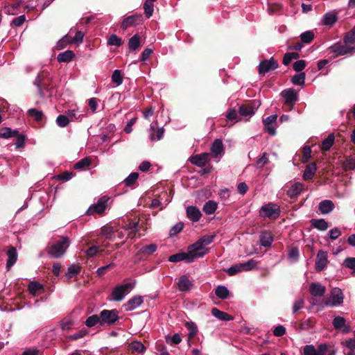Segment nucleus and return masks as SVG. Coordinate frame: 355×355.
I'll return each instance as SVG.
<instances>
[{
  "mask_svg": "<svg viewBox=\"0 0 355 355\" xmlns=\"http://www.w3.org/2000/svg\"><path fill=\"white\" fill-rule=\"evenodd\" d=\"M344 168L345 170H353L355 168V157L347 158L344 162Z\"/></svg>",
  "mask_w": 355,
  "mask_h": 355,
  "instance_id": "nucleus-60",
  "label": "nucleus"
},
{
  "mask_svg": "<svg viewBox=\"0 0 355 355\" xmlns=\"http://www.w3.org/2000/svg\"><path fill=\"white\" fill-rule=\"evenodd\" d=\"M311 223L313 227L320 231H324L329 227L328 223L323 218L312 219Z\"/></svg>",
  "mask_w": 355,
  "mask_h": 355,
  "instance_id": "nucleus-35",
  "label": "nucleus"
},
{
  "mask_svg": "<svg viewBox=\"0 0 355 355\" xmlns=\"http://www.w3.org/2000/svg\"><path fill=\"white\" fill-rule=\"evenodd\" d=\"M277 67L278 64L273 58H271L269 60H263L261 61L259 64V73L260 75H264L270 71L276 69Z\"/></svg>",
  "mask_w": 355,
  "mask_h": 355,
  "instance_id": "nucleus-10",
  "label": "nucleus"
},
{
  "mask_svg": "<svg viewBox=\"0 0 355 355\" xmlns=\"http://www.w3.org/2000/svg\"><path fill=\"white\" fill-rule=\"evenodd\" d=\"M118 311L104 309L100 313L101 325H111L119 320Z\"/></svg>",
  "mask_w": 355,
  "mask_h": 355,
  "instance_id": "nucleus-7",
  "label": "nucleus"
},
{
  "mask_svg": "<svg viewBox=\"0 0 355 355\" xmlns=\"http://www.w3.org/2000/svg\"><path fill=\"white\" fill-rule=\"evenodd\" d=\"M98 324L101 325L100 315H92L87 318V319L85 321V325L87 327H93Z\"/></svg>",
  "mask_w": 355,
  "mask_h": 355,
  "instance_id": "nucleus-44",
  "label": "nucleus"
},
{
  "mask_svg": "<svg viewBox=\"0 0 355 355\" xmlns=\"http://www.w3.org/2000/svg\"><path fill=\"white\" fill-rule=\"evenodd\" d=\"M109 200V198L107 196H103L101 197L96 203L94 204L93 205L90 206L88 209L87 210V214L88 215H92L94 214H102L105 209L107 208V203Z\"/></svg>",
  "mask_w": 355,
  "mask_h": 355,
  "instance_id": "nucleus-9",
  "label": "nucleus"
},
{
  "mask_svg": "<svg viewBox=\"0 0 355 355\" xmlns=\"http://www.w3.org/2000/svg\"><path fill=\"white\" fill-rule=\"evenodd\" d=\"M344 264L347 268L355 270V257H348L345 259Z\"/></svg>",
  "mask_w": 355,
  "mask_h": 355,
  "instance_id": "nucleus-64",
  "label": "nucleus"
},
{
  "mask_svg": "<svg viewBox=\"0 0 355 355\" xmlns=\"http://www.w3.org/2000/svg\"><path fill=\"white\" fill-rule=\"evenodd\" d=\"M153 3L154 1L146 0L144 3V13L147 18H150L153 15L154 11Z\"/></svg>",
  "mask_w": 355,
  "mask_h": 355,
  "instance_id": "nucleus-43",
  "label": "nucleus"
},
{
  "mask_svg": "<svg viewBox=\"0 0 355 355\" xmlns=\"http://www.w3.org/2000/svg\"><path fill=\"white\" fill-rule=\"evenodd\" d=\"M149 138L151 141H158L163 138L164 130L163 128H155L154 125H151L149 130Z\"/></svg>",
  "mask_w": 355,
  "mask_h": 355,
  "instance_id": "nucleus-22",
  "label": "nucleus"
},
{
  "mask_svg": "<svg viewBox=\"0 0 355 355\" xmlns=\"http://www.w3.org/2000/svg\"><path fill=\"white\" fill-rule=\"evenodd\" d=\"M305 81V73H300L292 78V83L297 85H304Z\"/></svg>",
  "mask_w": 355,
  "mask_h": 355,
  "instance_id": "nucleus-55",
  "label": "nucleus"
},
{
  "mask_svg": "<svg viewBox=\"0 0 355 355\" xmlns=\"http://www.w3.org/2000/svg\"><path fill=\"white\" fill-rule=\"evenodd\" d=\"M107 44L110 46H119L122 44V40L116 35H111L107 40Z\"/></svg>",
  "mask_w": 355,
  "mask_h": 355,
  "instance_id": "nucleus-51",
  "label": "nucleus"
},
{
  "mask_svg": "<svg viewBox=\"0 0 355 355\" xmlns=\"http://www.w3.org/2000/svg\"><path fill=\"white\" fill-rule=\"evenodd\" d=\"M243 271H249L255 268L257 266V261L253 259L245 263H241Z\"/></svg>",
  "mask_w": 355,
  "mask_h": 355,
  "instance_id": "nucleus-48",
  "label": "nucleus"
},
{
  "mask_svg": "<svg viewBox=\"0 0 355 355\" xmlns=\"http://www.w3.org/2000/svg\"><path fill=\"white\" fill-rule=\"evenodd\" d=\"M187 216L193 222H198L202 216L199 209L194 206H189L187 208Z\"/></svg>",
  "mask_w": 355,
  "mask_h": 355,
  "instance_id": "nucleus-19",
  "label": "nucleus"
},
{
  "mask_svg": "<svg viewBox=\"0 0 355 355\" xmlns=\"http://www.w3.org/2000/svg\"><path fill=\"white\" fill-rule=\"evenodd\" d=\"M332 324L336 329L343 328V331L347 333L349 331V327L345 324V319L341 316H336L333 320Z\"/></svg>",
  "mask_w": 355,
  "mask_h": 355,
  "instance_id": "nucleus-24",
  "label": "nucleus"
},
{
  "mask_svg": "<svg viewBox=\"0 0 355 355\" xmlns=\"http://www.w3.org/2000/svg\"><path fill=\"white\" fill-rule=\"evenodd\" d=\"M304 190V185L301 182H295L291 186L287 191V195L291 198H295Z\"/></svg>",
  "mask_w": 355,
  "mask_h": 355,
  "instance_id": "nucleus-18",
  "label": "nucleus"
},
{
  "mask_svg": "<svg viewBox=\"0 0 355 355\" xmlns=\"http://www.w3.org/2000/svg\"><path fill=\"white\" fill-rule=\"evenodd\" d=\"M309 291L313 296L321 297L325 293L326 288L320 283H312Z\"/></svg>",
  "mask_w": 355,
  "mask_h": 355,
  "instance_id": "nucleus-21",
  "label": "nucleus"
},
{
  "mask_svg": "<svg viewBox=\"0 0 355 355\" xmlns=\"http://www.w3.org/2000/svg\"><path fill=\"white\" fill-rule=\"evenodd\" d=\"M28 114L34 118V119L37 121H40L42 119L43 113L42 111L38 110L35 108H31L28 110Z\"/></svg>",
  "mask_w": 355,
  "mask_h": 355,
  "instance_id": "nucleus-54",
  "label": "nucleus"
},
{
  "mask_svg": "<svg viewBox=\"0 0 355 355\" xmlns=\"http://www.w3.org/2000/svg\"><path fill=\"white\" fill-rule=\"evenodd\" d=\"M73 320L71 318H64L60 322V325L61 329L63 331H69L71 329L72 326L73 325Z\"/></svg>",
  "mask_w": 355,
  "mask_h": 355,
  "instance_id": "nucleus-52",
  "label": "nucleus"
},
{
  "mask_svg": "<svg viewBox=\"0 0 355 355\" xmlns=\"http://www.w3.org/2000/svg\"><path fill=\"white\" fill-rule=\"evenodd\" d=\"M335 140V137L333 133L328 135L327 138H325L320 146V149L322 151H327L329 150L331 146H333Z\"/></svg>",
  "mask_w": 355,
  "mask_h": 355,
  "instance_id": "nucleus-34",
  "label": "nucleus"
},
{
  "mask_svg": "<svg viewBox=\"0 0 355 355\" xmlns=\"http://www.w3.org/2000/svg\"><path fill=\"white\" fill-rule=\"evenodd\" d=\"M141 45V37L138 35H135L128 41V47L131 51H136Z\"/></svg>",
  "mask_w": 355,
  "mask_h": 355,
  "instance_id": "nucleus-38",
  "label": "nucleus"
},
{
  "mask_svg": "<svg viewBox=\"0 0 355 355\" xmlns=\"http://www.w3.org/2000/svg\"><path fill=\"white\" fill-rule=\"evenodd\" d=\"M328 235L331 240H335L341 235V231L339 228L334 227L329 231Z\"/></svg>",
  "mask_w": 355,
  "mask_h": 355,
  "instance_id": "nucleus-62",
  "label": "nucleus"
},
{
  "mask_svg": "<svg viewBox=\"0 0 355 355\" xmlns=\"http://www.w3.org/2000/svg\"><path fill=\"white\" fill-rule=\"evenodd\" d=\"M138 178V173H132L124 180L123 182L125 186L130 187L135 184Z\"/></svg>",
  "mask_w": 355,
  "mask_h": 355,
  "instance_id": "nucleus-53",
  "label": "nucleus"
},
{
  "mask_svg": "<svg viewBox=\"0 0 355 355\" xmlns=\"http://www.w3.org/2000/svg\"><path fill=\"white\" fill-rule=\"evenodd\" d=\"M157 250V245L156 244H150L148 245H146L142 247L139 252L146 254H152L154 253Z\"/></svg>",
  "mask_w": 355,
  "mask_h": 355,
  "instance_id": "nucleus-57",
  "label": "nucleus"
},
{
  "mask_svg": "<svg viewBox=\"0 0 355 355\" xmlns=\"http://www.w3.org/2000/svg\"><path fill=\"white\" fill-rule=\"evenodd\" d=\"M279 214V206L272 202L263 205L259 210V216L261 217L277 218Z\"/></svg>",
  "mask_w": 355,
  "mask_h": 355,
  "instance_id": "nucleus-3",
  "label": "nucleus"
},
{
  "mask_svg": "<svg viewBox=\"0 0 355 355\" xmlns=\"http://www.w3.org/2000/svg\"><path fill=\"white\" fill-rule=\"evenodd\" d=\"M184 227V224L182 223H178L174 226L171 227L170 230L169 234L171 236H174L180 232Z\"/></svg>",
  "mask_w": 355,
  "mask_h": 355,
  "instance_id": "nucleus-61",
  "label": "nucleus"
},
{
  "mask_svg": "<svg viewBox=\"0 0 355 355\" xmlns=\"http://www.w3.org/2000/svg\"><path fill=\"white\" fill-rule=\"evenodd\" d=\"M142 21V15L135 14L125 18L121 23V28L126 30L129 27L135 26Z\"/></svg>",
  "mask_w": 355,
  "mask_h": 355,
  "instance_id": "nucleus-12",
  "label": "nucleus"
},
{
  "mask_svg": "<svg viewBox=\"0 0 355 355\" xmlns=\"http://www.w3.org/2000/svg\"><path fill=\"white\" fill-rule=\"evenodd\" d=\"M135 282L126 283L116 286L112 293V300L114 301H121L124 297L128 294L134 288Z\"/></svg>",
  "mask_w": 355,
  "mask_h": 355,
  "instance_id": "nucleus-4",
  "label": "nucleus"
},
{
  "mask_svg": "<svg viewBox=\"0 0 355 355\" xmlns=\"http://www.w3.org/2000/svg\"><path fill=\"white\" fill-rule=\"evenodd\" d=\"M298 57H299V55L297 53H295V52L287 53L284 55V57L283 59V64L284 65H288L293 60L297 59Z\"/></svg>",
  "mask_w": 355,
  "mask_h": 355,
  "instance_id": "nucleus-58",
  "label": "nucleus"
},
{
  "mask_svg": "<svg viewBox=\"0 0 355 355\" xmlns=\"http://www.w3.org/2000/svg\"><path fill=\"white\" fill-rule=\"evenodd\" d=\"M8 260L6 267L8 269L11 268L17 260V252L15 247H10L7 251Z\"/></svg>",
  "mask_w": 355,
  "mask_h": 355,
  "instance_id": "nucleus-23",
  "label": "nucleus"
},
{
  "mask_svg": "<svg viewBox=\"0 0 355 355\" xmlns=\"http://www.w3.org/2000/svg\"><path fill=\"white\" fill-rule=\"evenodd\" d=\"M177 285L178 290L182 292L190 291L193 286L191 281L185 275L180 277Z\"/></svg>",
  "mask_w": 355,
  "mask_h": 355,
  "instance_id": "nucleus-16",
  "label": "nucleus"
},
{
  "mask_svg": "<svg viewBox=\"0 0 355 355\" xmlns=\"http://www.w3.org/2000/svg\"><path fill=\"white\" fill-rule=\"evenodd\" d=\"M277 119V115L272 114L263 121L265 131L272 136L276 134Z\"/></svg>",
  "mask_w": 355,
  "mask_h": 355,
  "instance_id": "nucleus-11",
  "label": "nucleus"
},
{
  "mask_svg": "<svg viewBox=\"0 0 355 355\" xmlns=\"http://www.w3.org/2000/svg\"><path fill=\"white\" fill-rule=\"evenodd\" d=\"M185 327L187 329V330L189 331L188 336H189V339L192 338L197 334L198 327L193 322H191V321L187 322L185 324Z\"/></svg>",
  "mask_w": 355,
  "mask_h": 355,
  "instance_id": "nucleus-45",
  "label": "nucleus"
},
{
  "mask_svg": "<svg viewBox=\"0 0 355 355\" xmlns=\"http://www.w3.org/2000/svg\"><path fill=\"white\" fill-rule=\"evenodd\" d=\"M355 49L354 46L348 45L346 44H336L328 49L329 54L335 58L338 56L345 55Z\"/></svg>",
  "mask_w": 355,
  "mask_h": 355,
  "instance_id": "nucleus-5",
  "label": "nucleus"
},
{
  "mask_svg": "<svg viewBox=\"0 0 355 355\" xmlns=\"http://www.w3.org/2000/svg\"><path fill=\"white\" fill-rule=\"evenodd\" d=\"M327 252L324 250H319L315 260V268L318 271H322L327 263Z\"/></svg>",
  "mask_w": 355,
  "mask_h": 355,
  "instance_id": "nucleus-14",
  "label": "nucleus"
},
{
  "mask_svg": "<svg viewBox=\"0 0 355 355\" xmlns=\"http://www.w3.org/2000/svg\"><path fill=\"white\" fill-rule=\"evenodd\" d=\"M255 112L254 107L249 105H242L239 107V113L243 116H250Z\"/></svg>",
  "mask_w": 355,
  "mask_h": 355,
  "instance_id": "nucleus-42",
  "label": "nucleus"
},
{
  "mask_svg": "<svg viewBox=\"0 0 355 355\" xmlns=\"http://www.w3.org/2000/svg\"><path fill=\"white\" fill-rule=\"evenodd\" d=\"M337 15L334 11L326 13L322 18V24L326 26H333L337 21Z\"/></svg>",
  "mask_w": 355,
  "mask_h": 355,
  "instance_id": "nucleus-26",
  "label": "nucleus"
},
{
  "mask_svg": "<svg viewBox=\"0 0 355 355\" xmlns=\"http://www.w3.org/2000/svg\"><path fill=\"white\" fill-rule=\"evenodd\" d=\"M300 38L303 43L309 44L314 38V33L311 31H307L300 35Z\"/></svg>",
  "mask_w": 355,
  "mask_h": 355,
  "instance_id": "nucleus-49",
  "label": "nucleus"
},
{
  "mask_svg": "<svg viewBox=\"0 0 355 355\" xmlns=\"http://www.w3.org/2000/svg\"><path fill=\"white\" fill-rule=\"evenodd\" d=\"M217 207L218 205L216 202L213 200H209L204 205L202 210L206 214L209 215L215 212V211L217 209Z\"/></svg>",
  "mask_w": 355,
  "mask_h": 355,
  "instance_id": "nucleus-40",
  "label": "nucleus"
},
{
  "mask_svg": "<svg viewBox=\"0 0 355 355\" xmlns=\"http://www.w3.org/2000/svg\"><path fill=\"white\" fill-rule=\"evenodd\" d=\"M75 57L72 51L67 50L58 55L57 59L59 62H69Z\"/></svg>",
  "mask_w": 355,
  "mask_h": 355,
  "instance_id": "nucleus-31",
  "label": "nucleus"
},
{
  "mask_svg": "<svg viewBox=\"0 0 355 355\" xmlns=\"http://www.w3.org/2000/svg\"><path fill=\"white\" fill-rule=\"evenodd\" d=\"M69 245L70 241L69 238L62 236L51 246L48 251V254L53 258H60L66 252Z\"/></svg>",
  "mask_w": 355,
  "mask_h": 355,
  "instance_id": "nucleus-1",
  "label": "nucleus"
},
{
  "mask_svg": "<svg viewBox=\"0 0 355 355\" xmlns=\"http://www.w3.org/2000/svg\"><path fill=\"white\" fill-rule=\"evenodd\" d=\"M305 67L306 62L303 60H299L293 64V69L297 72L302 71Z\"/></svg>",
  "mask_w": 355,
  "mask_h": 355,
  "instance_id": "nucleus-63",
  "label": "nucleus"
},
{
  "mask_svg": "<svg viewBox=\"0 0 355 355\" xmlns=\"http://www.w3.org/2000/svg\"><path fill=\"white\" fill-rule=\"evenodd\" d=\"M209 160V154L207 153H204L201 154H198L193 156H191L189 158V161L191 164L202 167L206 165V164Z\"/></svg>",
  "mask_w": 355,
  "mask_h": 355,
  "instance_id": "nucleus-13",
  "label": "nucleus"
},
{
  "mask_svg": "<svg viewBox=\"0 0 355 355\" xmlns=\"http://www.w3.org/2000/svg\"><path fill=\"white\" fill-rule=\"evenodd\" d=\"M80 271V267L76 265H71L66 272V277L68 279H71L73 277L77 275Z\"/></svg>",
  "mask_w": 355,
  "mask_h": 355,
  "instance_id": "nucleus-50",
  "label": "nucleus"
},
{
  "mask_svg": "<svg viewBox=\"0 0 355 355\" xmlns=\"http://www.w3.org/2000/svg\"><path fill=\"white\" fill-rule=\"evenodd\" d=\"M343 293L339 288H334L329 297L326 300L324 304L327 306H337L343 302Z\"/></svg>",
  "mask_w": 355,
  "mask_h": 355,
  "instance_id": "nucleus-6",
  "label": "nucleus"
},
{
  "mask_svg": "<svg viewBox=\"0 0 355 355\" xmlns=\"http://www.w3.org/2000/svg\"><path fill=\"white\" fill-rule=\"evenodd\" d=\"M91 164V160L87 158H83L74 164V168L77 170H85Z\"/></svg>",
  "mask_w": 355,
  "mask_h": 355,
  "instance_id": "nucleus-46",
  "label": "nucleus"
},
{
  "mask_svg": "<svg viewBox=\"0 0 355 355\" xmlns=\"http://www.w3.org/2000/svg\"><path fill=\"white\" fill-rule=\"evenodd\" d=\"M112 81L113 83L116 84L117 86L120 85L123 83V76L121 74V71L119 69H116L114 71L112 75Z\"/></svg>",
  "mask_w": 355,
  "mask_h": 355,
  "instance_id": "nucleus-47",
  "label": "nucleus"
},
{
  "mask_svg": "<svg viewBox=\"0 0 355 355\" xmlns=\"http://www.w3.org/2000/svg\"><path fill=\"white\" fill-rule=\"evenodd\" d=\"M273 241L272 236L269 233L263 232L260 236V243L263 247H269Z\"/></svg>",
  "mask_w": 355,
  "mask_h": 355,
  "instance_id": "nucleus-41",
  "label": "nucleus"
},
{
  "mask_svg": "<svg viewBox=\"0 0 355 355\" xmlns=\"http://www.w3.org/2000/svg\"><path fill=\"white\" fill-rule=\"evenodd\" d=\"M225 271L230 276L234 275L238 272H242L241 263L235 264L225 270Z\"/></svg>",
  "mask_w": 355,
  "mask_h": 355,
  "instance_id": "nucleus-56",
  "label": "nucleus"
},
{
  "mask_svg": "<svg viewBox=\"0 0 355 355\" xmlns=\"http://www.w3.org/2000/svg\"><path fill=\"white\" fill-rule=\"evenodd\" d=\"M143 303V297L136 295L130 298L124 305L126 311H131L139 307Z\"/></svg>",
  "mask_w": 355,
  "mask_h": 355,
  "instance_id": "nucleus-15",
  "label": "nucleus"
},
{
  "mask_svg": "<svg viewBox=\"0 0 355 355\" xmlns=\"http://www.w3.org/2000/svg\"><path fill=\"white\" fill-rule=\"evenodd\" d=\"M18 135V130L5 127L0 129V138L9 139Z\"/></svg>",
  "mask_w": 355,
  "mask_h": 355,
  "instance_id": "nucleus-33",
  "label": "nucleus"
},
{
  "mask_svg": "<svg viewBox=\"0 0 355 355\" xmlns=\"http://www.w3.org/2000/svg\"><path fill=\"white\" fill-rule=\"evenodd\" d=\"M124 230L127 232L128 238L134 239L136 234L139 232V224L137 222H130L123 227Z\"/></svg>",
  "mask_w": 355,
  "mask_h": 355,
  "instance_id": "nucleus-17",
  "label": "nucleus"
},
{
  "mask_svg": "<svg viewBox=\"0 0 355 355\" xmlns=\"http://www.w3.org/2000/svg\"><path fill=\"white\" fill-rule=\"evenodd\" d=\"M317 168L315 163H311L309 164L303 173V178L305 180H311L313 178L315 172H316Z\"/></svg>",
  "mask_w": 355,
  "mask_h": 355,
  "instance_id": "nucleus-29",
  "label": "nucleus"
},
{
  "mask_svg": "<svg viewBox=\"0 0 355 355\" xmlns=\"http://www.w3.org/2000/svg\"><path fill=\"white\" fill-rule=\"evenodd\" d=\"M334 208V205L331 200H324L319 203L318 209L323 214H329Z\"/></svg>",
  "mask_w": 355,
  "mask_h": 355,
  "instance_id": "nucleus-25",
  "label": "nucleus"
},
{
  "mask_svg": "<svg viewBox=\"0 0 355 355\" xmlns=\"http://www.w3.org/2000/svg\"><path fill=\"white\" fill-rule=\"evenodd\" d=\"M189 260L190 259L189 257L188 252L175 254L170 256V257L168 258V261L173 263H177L181 261H185L187 263H191Z\"/></svg>",
  "mask_w": 355,
  "mask_h": 355,
  "instance_id": "nucleus-30",
  "label": "nucleus"
},
{
  "mask_svg": "<svg viewBox=\"0 0 355 355\" xmlns=\"http://www.w3.org/2000/svg\"><path fill=\"white\" fill-rule=\"evenodd\" d=\"M303 351L304 355H334L335 353L327 344H320L317 349L312 345H306Z\"/></svg>",
  "mask_w": 355,
  "mask_h": 355,
  "instance_id": "nucleus-2",
  "label": "nucleus"
},
{
  "mask_svg": "<svg viewBox=\"0 0 355 355\" xmlns=\"http://www.w3.org/2000/svg\"><path fill=\"white\" fill-rule=\"evenodd\" d=\"M211 152L216 157H220L224 153L223 144L220 139H216L211 145Z\"/></svg>",
  "mask_w": 355,
  "mask_h": 355,
  "instance_id": "nucleus-20",
  "label": "nucleus"
},
{
  "mask_svg": "<svg viewBox=\"0 0 355 355\" xmlns=\"http://www.w3.org/2000/svg\"><path fill=\"white\" fill-rule=\"evenodd\" d=\"M28 289L31 295L35 296L43 289V286L37 282H31L28 286Z\"/></svg>",
  "mask_w": 355,
  "mask_h": 355,
  "instance_id": "nucleus-36",
  "label": "nucleus"
},
{
  "mask_svg": "<svg viewBox=\"0 0 355 355\" xmlns=\"http://www.w3.org/2000/svg\"><path fill=\"white\" fill-rule=\"evenodd\" d=\"M207 252V249L197 241L188 248L189 261L192 262L196 259L202 257Z\"/></svg>",
  "mask_w": 355,
  "mask_h": 355,
  "instance_id": "nucleus-8",
  "label": "nucleus"
},
{
  "mask_svg": "<svg viewBox=\"0 0 355 355\" xmlns=\"http://www.w3.org/2000/svg\"><path fill=\"white\" fill-rule=\"evenodd\" d=\"M128 349L132 353L143 354L146 350L144 344L139 341H133L128 345Z\"/></svg>",
  "mask_w": 355,
  "mask_h": 355,
  "instance_id": "nucleus-28",
  "label": "nucleus"
},
{
  "mask_svg": "<svg viewBox=\"0 0 355 355\" xmlns=\"http://www.w3.org/2000/svg\"><path fill=\"white\" fill-rule=\"evenodd\" d=\"M282 96L285 98L287 103L293 104L297 98L296 93L293 89L284 90L282 92Z\"/></svg>",
  "mask_w": 355,
  "mask_h": 355,
  "instance_id": "nucleus-32",
  "label": "nucleus"
},
{
  "mask_svg": "<svg viewBox=\"0 0 355 355\" xmlns=\"http://www.w3.org/2000/svg\"><path fill=\"white\" fill-rule=\"evenodd\" d=\"M56 123L58 126L64 128V127H66L69 124V119L68 116H66L65 115L60 114L57 117Z\"/></svg>",
  "mask_w": 355,
  "mask_h": 355,
  "instance_id": "nucleus-59",
  "label": "nucleus"
},
{
  "mask_svg": "<svg viewBox=\"0 0 355 355\" xmlns=\"http://www.w3.org/2000/svg\"><path fill=\"white\" fill-rule=\"evenodd\" d=\"M215 294L218 298L225 300L228 297L230 291L226 286L220 285L216 288Z\"/></svg>",
  "mask_w": 355,
  "mask_h": 355,
  "instance_id": "nucleus-37",
  "label": "nucleus"
},
{
  "mask_svg": "<svg viewBox=\"0 0 355 355\" xmlns=\"http://www.w3.org/2000/svg\"><path fill=\"white\" fill-rule=\"evenodd\" d=\"M211 314L214 317L222 321H230L233 320L232 316H231L230 315L227 314L224 311L219 310L217 308H213L211 309Z\"/></svg>",
  "mask_w": 355,
  "mask_h": 355,
  "instance_id": "nucleus-27",
  "label": "nucleus"
},
{
  "mask_svg": "<svg viewBox=\"0 0 355 355\" xmlns=\"http://www.w3.org/2000/svg\"><path fill=\"white\" fill-rule=\"evenodd\" d=\"M101 234L106 239L113 241L115 238L114 231L112 227L104 226L101 228Z\"/></svg>",
  "mask_w": 355,
  "mask_h": 355,
  "instance_id": "nucleus-39",
  "label": "nucleus"
}]
</instances>
